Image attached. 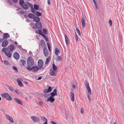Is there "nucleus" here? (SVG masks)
<instances>
[{
	"mask_svg": "<svg viewBox=\"0 0 124 124\" xmlns=\"http://www.w3.org/2000/svg\"><path fill=\"white\" fill-rule=\"evenodd\" d=\"M19 4L22 8L23 9L27 10L29 8V7L23 0H19Z\"/></svg>",
	"mask_w": 124,
	"mask_h": 124,
	"instance_id": "f257e3e1",
	"label": "nucleus"
},
{
	"mask_svg": "<svg viewBox=\"0 0 124 124\" xmlns=\"http://www.w3.org/2000/svg\"><path fill=\"white\" fill-rule=\"evenodd\" d=\"M34 61L31 56L29 57L27 59V64L29 66H32L34 64Z\"/></svg>",
	"mask_w": 124,
	"mask_h": 124,
	"instance_id": "f03ea898",
	"label": "nucleus"
},
{
	"mask_svg": "<svg viewBox=\"0 0 124 124\" xmlns=\"http://www.w3.org/2000/svg\"><path fill=\"white\" fill-rule=\"evenodd\" d=\"M1 95L2 97L4 98H6V99L8 101H11L12 98L9 94L6 93L1 94Z\"/></svg>",
	"mask_w": 124,
	"mask_h": 124,
	"instance_id": "7ed1b4c3",
	"label": "nucleus"
},
{
	"mask_svg": "<svg viewBox=\"0 0 124 124\" xmlns=\"http://www.w3.org/2000/svg\"><path fill=\"white\" fill-rule=\"evenodd\" d=\"M50 94L51 95L49 98L47 99V101H50L51 103H53L55 100V99L54 97L55 96L54 92L50 93Z\"/></svg>",
	"mask_w": 124,
	"mask_h": 124,
	"instance_id": "20e7f679",
	"label": "nucleus"
},
{
	"mask_svg": "<svg viewBox=\"0 0 124 124\" xmlns=\"http://www.w3.org/2000/svg\"><path fill=\"white\" fill-rule=\"evenodd\" d=\"M85 87L89 93L91 95V90L89 86V83L86 80L85 81Z\"/></svg>",
	"mask_w": 124,
	"mask_h": 124,
	"instance_id": "39448f33",
	"label": "nucleus"
},
{
	"mask_svg": "<svg viewBox=\"0 0 124 124\" xmlns=\"http://www.w3.org/2000/svg\"><path fill=\"white\" fill-rule=\"evenodd\" d=\"M43 64V62L41 59L39 60L38 62V65L39 67V69H41L42 68V66Z\"/></svg>",
	"mask_w": 124,
	"mask_h": 124,
	"instance_id": "423d86ee",
	"label": "nucleus"
},
{
	"mask_svg": "<svg viewBox=\"0 0 124 124\" xmlns=\"http://www.w3.org/2000/svg\"><path fill=\"white\" fill-rule=\"evenodd\" d=\"M33 121L35 123H38L40 122V119L38 117L35 116L31 117Z\"/></svg>",
	"mask_w": 124,
	"mask_h": 124,
	"instance_id": "0eeeda50",
	"label": "nucleus"
},
{
	"mask_svg": "<svg viewBox=\"0 0 124 124\" xmlns=\"http://www.w3.org/2000/svg\"><path fill=\"white\" fill-rule=\"evenodd\" d=\"M36 27L38 29H40L42 28L41 23L40 22L36 23L35 24Z\"/></svg>",
	"mask_w": 124,
	"mask_h": 124,
	"instance_id": "6e6552de",
	"label": "nucleus"
},
{
	"mask_svg": "<svg viewBox=\"0 0 124 124\" xmlns=\"http://www.w3.org/2000/svg\"><path fill=\"white\" fill-rule=\"evenodd\" d=\"M7 48L8 51H9L10 52H11L14 49L15 47L13 45H11Z\"/></svg>",
	"mask_w": 124,
	"mask_h": 124,
	"instance_id": "1a4fd4ad",
	"label": "nucleus"
},
{
	"mask_svg": "<svg viewBox=\"0 0 124 124\" xmlns=\"http://www.w3.org/2000/svg\"><path fill=\"white\" fill-rule=\"evenodd\" d=\"M5 115L7 118L8 120L10 121L12 123H13L14 122V120L9 115L5 114Z\"/></svg>",
	"mask_w": 124,
	"mask_h": 124,
	"instance_id": "9d476101",
	"label": "nucleus"
},
{
	"mask_svg": "<svg viewBox=\"0 0 124 124\" xmlns=\"http://www.w3.org/2000/svg\"><path fill=\"white\" fill-rule=\"evenodd\" d=\"M13 57L16 59L17 60L19 59L20 56L17 52H15L13 54Z\"/></svg>",
	"mask_w": 124,
	"mask_h": 124,
	"instance_id": "9b49d317",
	"label": "nucleus"
},
{
	"mask_svg": "<svg viewBox=\"0 0 124 124\" xmlns=\"http://www.w3.org/2000/svg\"><path fill=\"white\" fill-rule=\"evenodd\" d=\"M52 88L51 86H49L48 89H45L43 91V93H48L52 91Z\"/></svg>",
	"mask_w": 124,
	"mask_h": 124,
	"instance_id": "f8f14e48",
	"label": "nucleus"
},
{
	"mask_svg": "<svg viewBox=\"0 0 124 124\" xmlns=\"http://www.w3.org/2000/svg\"><path fill=\"white\" fill-rule=\"evenodd\" d=\"M8 42L7 40L4 41L2 43V46L3 47L7 46L8 45Z\"/></svg>",
	"mask_w": 124,
	"mask_h": 124,
	"instance_id": "ddd939ff",
	"label": "nucleus"
},
{
	"mask_svg": "<svg viewBox=\"0 0 124 124\" xmlns=\"http://www.w3.org/2000/svg\"><path fill=\"white\" fill-rule=\"evenodd\" d=\"M81 20L82 24V29H84L85 27V23L84 18L83 17H82Z\"/></svg>",
	"mask_w": 124,
	"mask_h": 124,
	"instance_id": "4468645a",
	"label": "nucleus"
},
{
	"mask_svg": "<svg viewBox=\"0 0 124 124\" xmlns=\"http://www.w3.org/2000/svg\"><path fill=\"white\" fill-rule=\"evenodd\" d=\"M43 53L45 56L46 57H47L48 56V53L47 50L46 49V47L44 48Z\"/></svg>",
	"mask_w": 124,
	"mask_h": 124,
	"instance_id": "2eb2a0df",
	"label": "nucleus"
},
{
	"mask_svg": "<svg viewBox=\"0 0 124 124\" xmlns=\"http://www.w3.org/2000/svg\"><path fill=\"white\" fill-rule=\"evenodd\" d=\"M9 51H8L5 52V54L9 58H11L12 56V54L10 53Z\"/></svg>",
	"mask_w": 124,
	"mask_h": 124,
	"instance_id": "dca6fc26",
	"label": "nucleus"
},
{
	"mask_svg": "<svg viewBox=\"0 0 124 124\" xmlns=\"http://www.w3.org/2000/svg\"><path fill=\"white\" fill-rule=\"evenodd\" d=\"M14 100L17 103L20 105H22V101L19 99L16 98H15L14 99Z\"/></svg>",
	"mask_w": 124,
	"mask_h": 124,
	"instance_id": "f3484780",
	"label": "nucleus"
},
{
	"mask_svg": "<svg viewBox=\"0 0 124 124\" xmlns=\"http://www.w3.org/2000/svg\"><path fill=\"white\" fill-rule=\"evenodd\" d=\"M33 21L36 23L39 22L40 20L38 16H34L33 19Z\"/></svg>",
	"mask_w": 124,
	"mask_h": 124,
	"instance_id": "a211bd4d",
	"label": "nucleus"
},
{
	"mask_svg": "<svg viewBox=\"0 0 124 124\" xmlns=\"http://www.w3.org/2000/svg\"><path fill=\"white\" fill-rule=\"evenodd\" d=\"M50 75L53 76H55L56 75V74L55 73L54 70H51L49 72Z\"/></svg>",
	"mask_w": 124,
	"mask_h": 124,
	"instance_id": "6ab92c4d",
	"label": "nucleus"
},
{
	"mask_svg": "<svg viewBox=\"0 0 124 124\" xmlns=\"http://www.w3.org/2000/svg\"><path fill=\"white\" fill-rule=\"evenodd\" d=\"M32 71L34 72H36L39 69V68L37 66L32 67Z\"/></svg>",
	"mask_w": 124,
	"mask_h": 124,
	"instance_id": "aec40b11",
	"label": "nucleus"
},
{
	"mask_svg": "<svg viewBox=\"0 0 124 124\" xmlns=\"http://www.w3.org/2000/svg\"><path fill=\"white\" fill-rule=\"evenodd\" d=\"M41 119L43 121L44 120L45 121V122L43 123V124H47V120L45 117L44 116H41Z\"/></svg>",
	"mask_w": 124,
	"mask_h": 124,
	"instance_id": "412c9836",
	"label": "nucleus"
},
{
	"mask_svg": "<svg viewBox=\"0 0 124 124\" xmlns=\"http://www.w3.org/2000/svg\"><path fill=\"white\" fill-rule=\"evenodd\" d=\"M9 37V36L8 33H4L2 39H6L8 37Z\"/></svg>",
	"mask_w": 124,
	"mask_h": 124,
	"instance_id": "4be33fe9",
	"label": "nucleus"
},
{
	"mask_svg": "<svg viewBox=\"0 0 124 124\" xmlns=\"http://www.w3.org/2000/svg\"><path fill=\"white\" fill-rule=\"evenodd\" d=\"M64 36H65V42H66V44L67 45H68L69 44V39L67 37L66 35L65 34H64Z\"/></svg>",
	"mask_w": 124,
	"mask_h": 124,
	"instance_id": "5701e85b",
	"label": "nucleus"
},
{
	"mask_svg": "<svg viewBox=\"0 0 124 124\" xmlns=\"http://www.w3.org/2000/svg\"><path fill=\"white\" fill-rule=\"evenodd\" d=\"M71 95V100L72 101H74V93H73L72 92H71L70 93Z\"/></svg>",
	"mask_w": 124,
	"mask_h": 124,
	"instance_id": "b1692460",
	"label": "nucleus"
},
{
	"mask_svg": "<svg viewBox=\"0 0 124 124\" xmlns=\"http://www.w3.org/2000/svg\"><path fill=\"white\" fill-rule=\"evenodd\" d=\"M17 81L19 85L21 87H23V85L22 83L18 79H17Z\"/></svg>",
	"mask_w": 124,
	"mask_h": 124,
	"instance_id": "393cba45",
	"label": "nucleus"
},
{
	"mask_svg": "<svg viewBox=\"0 0 124 124\" xmlns=\"http://www.w3.org/2000/svg\"><path fill=\"white\" fill-rule=\"evenodd\" d=\"M40 45L42 46H46V45L45 41L43 39L41 40L40 41Z\"/></svg>",
	"mask_w": 124,
	"mask_h": 124,
	"instance_id": "a878e982",
	"label": "nucleus"
},
{
	"mask_svg": "<svg viewBox=\"0 0 124 124\" xmlns=\"http://www.w3.org/2000/svg\"><path fill=\"white\" fill-rule=\"evenodd\" d=\"M60 53V51L59 49L57 48H56L55 49V54L56 55H57Z\"/></svg>",
	"mask_w": 124,
	"mask_h": 124,
	"instance_id": "bb28decb",
	"label": "nucleus"
},
{
	"mask_svg": "<svg viewBox=\"0 0 124 124\" xmlns=\"http://www.w3.org/2000/svg\"><path fill=\"white\" fill-rule=\"evenodd\" d=\"M28 16L31 19H33L35 15L31 13H29L28 15Z\"/></svg>",
	"mask_w": 124,
	"mask_h": 124,
	"instance_id": "cd10ccee",
	"label": "nucleus"
},
{
	"mask_svg": "<svg viewBox=\"0 0 124 124\" xmlns=\"http://www.w3.org/2000/svg\"><path fill=\"white\" fill-rule=\"evenodd\" d=\"M61 60V57L59 56H58L56 59V61H60Z\"/></svg>",
	"mask_w": 124,
	"mask_h": 124,
	"instance_id": "c85d7f7f",
	"label": "nucleus"
},
{
	"mask_svg": "<svg viewBox=\"0 0 124 124\" xmlns=\"http://www.w3.org/2000/svg\"><path fill=\"white\" fill-rule=\"evenodd\" d=\"M35 15L37 16H41V13L37 11L35 13Z\"/></svg>",
	"mask_w": 124,
	"mask_h": 124,
	"instance_id": "c756f323",
	"label": "nucleus"
},
{
	"mask_svg": "<svg viewBox=\"0 0 124 124\" xmlns=\"http://www.w3.org/2000/svg\"><path fill=\"white\" fill-rule=\"evenodd\" d=\"M52 68L53 69V70H56L57 69V68L56 66L53 63L52 64Z\"/></svg>",
	"mask_w": 124,
	"mask_h": 124,
	"instance_id": "7c9ffc66",
	"label": "nucleus"
},
{
	"mask_svg": "<svg viewBox=\"0 0 124 124\" xmlns=\"http://www.w3.org/2000/svg\"><path fill=\"white\" fill-rule=\"evenodd\" d=\"M6 86L11 91H12L13 90V88L8 85H7Z\"/></svg>",
	"mask_w": 124,
	"mask_h": 124,
	"instance_id": "2f4dec72",
	"label": "nucleus"
},
{
	"mask_svg": "<svg viewBox=\"0 0 124 124\" xmlns=\"http://www.w3.org/2000/svg\"><path fill=\"white\" fill-rule=\"evenodd\" d=\"M50 59V58L49 57H48L47 58L46 61L45 62V64H47L48 63V62L49 61Z\"/></svg>",
	"mask_w": 124,
	"mask_h": 124,
	"instance_id": "473e14b6",
	"label": "nucleus"
},
{
	"mask_svg": "<svg viewBox=\"0 0 124 124\" xmlns=\"http://www.w3.org/2000/svg\"><path fill=\"white\" fill-rule=\"evenodd\" d=\"M26 3L29 6H30L31 8L33 7V5L29 2H26Z\"/></svg>",
	"mask_w": 124,
	"mask_h": 124,
	"instance_id": "72a5a7b5",
	"label": "nucleus"
},
{
	"mask_svg": "<svg viewBox=\"0 0 124 124\" xmlns=\"http://www.w3.org/2000/svg\"><path fill=\"white\" fill-rule=\"evenodd\" d=\"M30 66H27L26 67V68L27 70L29 71H31L32 70V67H30Z\"/></svg>",
	"mask_w": 124,
	"mask_h": 124,
	"instance_id": "f704fd0d",
	"label": "nucleus"
},
{
	"mask_svg": "<svg viewBox=\"0 0 124 124\" xmlns=\"http://www.w3.org/2000/svg\"><path fill=\"white\" fill-rule=\"evenodd\" d=\"M34 8L35 9L37 10L39 8V6L36 4H35L34 5Z\"/></svg>",
	"mask_w": 124,
	"mask_h": 124,
	"instance_id": "c9c22d12",
	"label": "nucleus"
},
{
	"mask_svg": "<svg viewBox=\"0 0 124 124\" xmlns=\"http://www.w3.org/2000/svg\"><path fill=\"white\" fill-rule=\"evenodd\" d=\"M53 92L55 96L57 95V91L56 89H55L53 90Z\"/></svg>",
	"mask_w": 124,
	"mask_h": 124,
	"instance_id": "e433bc0d",
	"label": "nucleus"
},
{
	"mask_svg": "<svg viewBox=\"0 0 124 124\" xmlns=\"http://www.w3.org/2000/svg\"><path fill=\"white\" fill-rule=\"evenodd\" d=\"M4 63L6 65L8 66L10 65V64L9 62L6 61H4Z\"/></svg>",
	"mask_w": 124,
	"mask_h": 124,
	"instance_id": "4c0bfd02",
	"label": "nucleus"
},
{
	"mask_svg": "<svg viewBox=\"0 0 124 124\" xmlns=\"http://www.w3.org/2000/svg\"><path fill=\"white\" fill-rule=\"evenodd\" d=\"M93 3H94V4L95 6V7H96V9H98V8L97 6V4H96V2L95 1V0H93Z\"/></svg>",
	"mask_w": 124,
	"mask_h": 124,
	"instance_id": "58836bf2",
	"label": "nucleus"
},
{
	"mask_svg": "<svg viewBox=\"0 0 124 124\" xmlns=\"http://www.w3.org/2000/svg\"><path fill=\"white\" fill-rule=\"evenodd\" d=\"M22 63V64L23 65H24V64H25L26 63V61L24 60H20V61Z\"/></svg>",
	"mask_w": 124,
	"mask_h": 124,
	"instance_id": "ea45409f",
	"label": "nucleus"
},
{
	"mask_svg": "<svg viewBox=\"0 0 124 124\" xmlns=\"http://www.w3.org/2000/svg\"><path fill=\"white\" fill-rule=\"evenodd\" d=\"M8 51V48H3L2 50V51L3 52H6L7 51Z\"/></svg>",
	"mask_w": 124,
	"mask_h": 124,
	"instance_id": "a19ab883",
	"label": "nucleus"
},
{
	"mask_svg": "<svg viewBox=\"0 0 124 124\" xmlns=\"http://www.w3.org/2000/svg\"><path fill=\"white\" fill-rule=\"evenodd\" d=\"M76 29L77 30V32L78 33V35L79 36H80L81 35V34H80V32L79 30L77 28H76Z\"/></svg>",
	"mask_w": 124,
	"mask_h": 124,
	"instance_id": "79ce46f5",
	"label": "nucleus"
},
{
	"mask_svg": "<svg viewBox=\"0 0 124 124\" xmlns=\"http://www.w3.org/2000/svg\"><path fill=\"white\" fill-rule=\"evenodd\" d=\"M42 30L43 32L45 34H47V31L46 29H43Z\"/></svg>",
	"mask_w": 124,
	"mask_h": 124,
	"instance_id": "37998d69",
	"label": "nucleus"
},
{
	"mask_svg": "<svg viewBox=\"0 0 124 124\" xmlns=\"http://www.w3.org/2000/svg\"><path fill=\"white\" fill-rule=\"evenodd\" d=\"M7 1L8 3L10 5H11L13 4V3L10 0H7Z\"/></svg>",
	"mask_w": 124,
	"mask_h": 124,
	"instance_id": "c03bdc74",
	"label": "nucleus"
},
{
	"mask_svg": "<svg viewBox=\"0 0 124 124\" xmlns=\"http://www.w3.org/2000/svg\"><path fill=\"white\" fill-rule=\"evenodd\" d=\"M13 69L15 70L16 71H17V72H18V69L15 66H13Z\"/></svg>",
	"mask_w": 124,
	"mask_h": 124,
	"instance_id": "a18cd8bd",
	"label": "nucleus"
},
{
	"mask_svg": "<svg viewBox=\"0 0 124 124\" xmlns=\"http://www.w3.org/2000/svg\"><path fill=\"white\" fill-rule=\"evenodd\" d=\"M38 33L39 34L41 35L42 34H43L42 31L40 30H39Z\"/></svg>",
	"mask_w": 124,
	"mask_h": 124,
	"instance_id": "49530a36",
	"label": "nucleus"
},
{
	"mask_svg": "<svg viewBox=\"0 0 124 124\" xmlns=\"http://www.w3.org/2000/svg\"><path fill=\"white\" fill-rule=\"evenodd\" d=\"M31 10L32 12L34 13L35 12V9L33 8V7L31 8Z\"/></svg>",
	"mask_w": 124,
	"mask_h": 124,
	"instance_id": "de8ad7c7",
	"label": "nucleus"
},
{
	"mask_svg": "<svg viewBox=\"0 0 124 124\" xmlns=\"http://www.w3.org/2000/svg\"><path fill=\"white\" fill-rule=\"evenodd\" d=\"M14 3H16L17 2L18 0H11Z\"/></svg>",
	"mask_w": 124,
	"mask_h": 124,
	"instance_id": "09e8293b",
	"label": "nucleus"
},
{
	"mask_svg": "<svg viewBox=\"0 0 124 124\" xmlns=\"http://www.w3.org/2000/svg\"><path fill=\"white\" fill-rule=\"evenodd\" d=\"M22 10H23L21 8H18L16 9V10L17 11H20Z\"/></svg>",
	"mask_w": 124,
	"mask_h": 124,
	"instance_id": "8fccbe9b",
	"label": "nucleus"
},
{
	"mask_svg": "<svg viewBox=\"0 0 124 124\" xmlns=\"http://www.w3.org/2000/svg\"><path fill=\"white\" fill-rule=\"evenodd\" d=\"M75 38H76V40L77 42L78 41V36L76 34V35L75 36Z\"/></svg>",
	"mask_w": 124,
	"mask_h": 124,
	"instance_id": "3c124183",
	"label": "nucleus"
},
{
	"mask_svg": "<svg viewBox=\"0 0 124 124\" xmlns=\"http://www.w3.org/2000/svg\"><path fill=\"white\" fill-rule=\"evenodd\" d=\"M25 12L23 11L22 10H20V14H23Z\"/></svg>",
	"mask_w": 124,
	"mask_h": 124,
	"instance_id": "603ef678",
	"label": "nucleus"
},
{
	"mask_svg": "<svg viewBox=\"0 0 124 124\" xmlns=\"http://www.w3.org/2000/svg\"><path fill=\"white\" fill-rule=\"evenodd\" d=\"M42 104L43 102L41 101H39V103L38 104V105L40 106L42 105Z\"/></svg>",
	"mask_w": 124,
	"mask_h": 124,
	"instance_id": "864d4df0",
	"label": "nucleus"
},
{
	"mask_svg": "<svg viewBox=\"0 0 124 124\" xmlns=\"http://www.w3.org/2000/svg\"><path fill=\"white\" fill-rule=\"evenodd\" d=\"M15 92L16 93H18V94H19V93H18V91L17 89H15Z\"/></svg>",
	"mask_w": 124,
	"mask_h": 124,
	"instance_id": "5fc2aeb1",
	"label": "nucleus"
},
{
	"mask_svg": "<svg viewBox=\"0 0 124 124\" xmlns=\"http://www.w3.org/2000/svg\"><path fill=\"white\" fill-rule=\"evenodd\" d=\"M109 23L110 24V25L111 26L112 25V22L111 20L110 19L109 21Z\"/></svg>",
	"mask_w": 124,
	"mask_h": 124,
	"instance_id": "6e6d98bb",
	"label": "nucleus"
},
{
	"mask_svg": "<svg viewBox=\"0 0 124 124\" xmlns=\"http://www.w3.org/2000/svg\"><path fill=\"white\" fill-rule=\"evenodd\" d=\"M87 97L88 99L89 100V101L90 102L91 101V99L89 95H87Z\"/></svg>",
	"mask_w": 124,
	"mask_h": 124,
	"instance_id": "4d7b16f0",
	"label": "nucleus"
},
{
	"mask_svg": "<svg viewBox=\"0 0 124 124\" xmlns=\"http://www.w3.org/2000/svg\"><path fill=\"white\" fill-rule=\"evenodd\" d=\"M31 27L34 30H36V28L32 25H31Z\"/></svg>",
	"mask_w": 124,
	"mask_h": 124,
	"instance_id": "13d9d810",
	"label": "nucleus"
},
{
	"mask_svg": "<svg viewBox=\"0 0 124 124\" xmlns=\"http://www.w3.org/2000/svg\"><path fill=\"white\" fill-rule=\"evenodd\" d=\"M47 46L48 47V49L50 48V46L48 43H47Z\"/></svg>",
	"mask_w": 124,
	"mask_h": 124,
	"instance_id": "bf43d9fd",
	"label": "nucleus"
},
{
	"mask_svg": "<svg viewBox=\"0 0 124 124\" xmlns=\"http://www.w3.org/2000/svg\"><path fill=\"white\" fill-rule=\"evenodd\" d=\"M44 38H45V40L46 41H48V39L46 37H45Z\"/></svg>",
	"mask_w": 124,
	"mask_h": 124,
	"instance_id": "052dcab7",
	"label": "nucleus"
},
{
	"mask_svg": "<svg viewBox=\"0 0 124 124\" xmlns=\"http://www.w3.org/2000/svg\"><path fill=\"white\" fill-rule=\"evenodd\" d=\"M51 122L52 124H57L56 123V122H53V121H51Z\"/></svg>",
	"mask_w": 124,
	"mask_h": 124,
	"instance_id": "680f3d73",
	"label": "nucleus"
},
{
	"mask_svg": "<svg viewBox=\"0 0 124 124\" xmlns=\"http://www.w3.org/2000/svg\"><path fill=\"white\" fill-rule=\"evenodd\" d=\"M47 3L49 5L50 4V2L49 0H47Z\"/></svg>",
	"mask_w": 124,
	"mask_h": 124,
	"instance_id": "e2e57ef3",
	"label": "nucleus"
},
{
	"mask_svg": "<svg viewBox=\"0 0 124 124\" xmlns=\"http://www.w3.org/2000/svg\"><path fill=\"white\" fill-rule=\"evenodd\" d=\"M81 113L82 114H83V110L82 108L81 109Z\"/></svg>",
	"mask_w": 124,
	"mask_h": 124,
	"instance_id": "0e129e2a",
	"label": "nucleus"
},
{
	"mask_svg": "<svg viewBox=\"0 0 124 124\" xmlns=\"http://www.w3.org/2000/svg\"><path fill=\"white\" fill-rule=\"evenodd\" d=\"M41 35L44 38L46 37V36L43 34H42Z\"/></svg>",
	"mask_w": 124,
	"mask_h": 124,
	"instance_id": "69168bd1",
	"label": "nucleus"
},
{
	"mask_svg": "<svg viewBox=\"0 0 124 124\" xmlns=\"http://www.w3.org/2000/svg\"><path fill=\"white\" fill-rule=\"evenodd\" d=\"M41 78H42L41 77H39V78H38V79H37V80H40L41 79Z\"/></svg>",
	"mask_w": 124,
	"mask_h": 124,
	"instance_id": "338daca9",
	"label": "nucleus"
},
{
	"mask_svg": "<svg viewBox=\"0 0 124 124\" xmlns=\"http://www.w3.org/2000/svg\"><path fill=\"white\" fill-rule=\"evenodd\" d=\"M3 41V39H1V38H0V43H1V42H2Z\"/></svg>",
	"mask_w": 124,
	"mask_h": 124,
	"instance_id": "774afa93",
	"label": "nucleus"
}]
</instances>
